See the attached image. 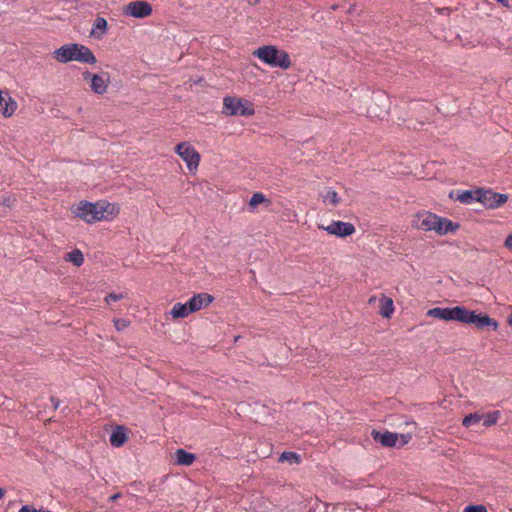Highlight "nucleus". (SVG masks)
Instances as JSON below:
<instances>
[{"label":"nucleus","mask_w":512,"mask_h":512,"mask_svg":"<svg viewBox=\"0 0 512 512\" xmlns=\"http://www.w3.org/2000/svg\"><path fill=\"white\" fill-rule=\"evenodd\" d=\"M252 55L262 61L264 64L273 67L288 69L291 67V59L285 50L279 49L274 45H263L253 51Z\"/></svg>","instance_id":"nucleus-1"},{"label":"nucleus","mask_w":512,"mask_h":512,"mask_svg":"<svg viewBox=\"0 0 512 512\" xmlns=\"http://www.w3.org/2000/svg\"><path fill=\"white\" fill-rule=\"evenodd\" d=\"M457 322L471 325L478 330L496 331L499 327L498 322L487 313H477L476 310H469L465 306H460Z\"/></svg>","instance_id":"nucleus-2"},{"label":"nucleus","mask_w":512,"mask_h":512,"mask_svg":"<svg viewBox=\"0 0 512 512\" xmlns=\"http://www.w3.org/2000/svg\"><path fill=\"white\" fill-rule=\"evenodd\" d=\"M109 207V203L105 205L100 202L92 203L84 200L73 209V213L86 223H94L105 218V212Z\"/></svg>","instance_id":"nucleus-3"},{"label":"nucleus","mask_w":512,"mask_h":512,"mask_svg":"<svg viewBox=\"0 0 512 512\" xmlns=\"http://www.w3.org/2000/svg\"><path fill=\"white\" fill-rule=\"evenodd\" d=\"M223 113L231 116H252L253 104L246 99L226 96L223 99Z\"/></svg>","instance_id":"nucleus-4"},{"label":"nucleus","mask_w":512,"mask_h":512,"mask_svg":"<svg viewBox=\"0 0 512 512\" xmlns=\"http://www.w3.org/2000/svg\"><path fill=\"white\" fill-rule=\"evenodd\" d=\"M479 202L487 209H496L508 201V194L494 192L492 189L479 188Z\"/></svg>","instance_id":"nucleus-5"},{"label":"nucleus","mask_w":512,"mask_h":512,"mask_svg":"<svg viewBox=\"0 0 512 512\" xmlns=\"http://www.w3.org/2000/svg\"><path fill=\"white\" fill-rule=\"evenodd\" d=\"M175 152L182 158L187 164L190 171L196 169L199 165L200 154L195 150L194 147L190 146L186 142H181L176 145Z\"/></svg>","instance_id":"nucleus-6"},{"label":"nucleus","mask_w":512,"mask_h":512,"mask_svg":"<svg viewBox=\"0 0 512 512\" xmlns=\"http://www.w3.org/2000/svg\"><path fill=\"white\" fill-rule=\"evenodd\" d=\"M82 77L85 81H90V88L95 94L102 95L107 91L110 83L109 73L92 74L89 71H85L82 73Z\"/></svg>","instance_id":"nucleus-7"},{"label":"nucleus","mask_w":512,"mask_h":512,"mask_svg":"<svg viewBox=\"0 0 512 512\" xmlns=\"http://www.w3.org/2000/svg\"><path fill=\"white\" fill-rule=\"evenodd\" d=\"M152 11L151 4L143 0L132 1L124 9L126 15L139 19L150 16Z\"/></svg>","instance_id":"nucleus-8"},{"label":"nucleus","mask_w":512,"mask_h":512,"mask_svg":"<svg viewBox=\"0 0 512 512\" xmlns=\"http://www.w3.org/2000/svg\"><path fill=\"white\" fill-rule=\"evenodd\" d=\"M327 233L345 238L355 233V227L350 222L333 221L330 225L322 227Z\"/></svg>","instance_id":"nucleus-9"},{"label":"nucleus","mask_w":512,"mask_h":512,"mask_svg":"<svg viewBox=\"0 0 512 512\" xmlns=\"http://www.w3.org/2000/svg\"><path fill=\"white\" fill-rule=\"evenodd\" d=\"M460 306L454 307H435L427 311V316L437 318L444 321H458Z\"/></svg>","instance_id":"nucleus-10"},{"label":"nucleus","mask_w":512,"mask_h":512,"mask_svg":"<svg viewBox=\"0 0 512 512\" xmlns=\"http://www.w3.org/2000/svg\"><path fill=\"white\" fill-rule=\"evenodd\" d=\"M371 437L376 443L381 444L383 447H396L399 439V434L390 432L388 430L379 431L373 429L371 431Z\"/></svg>","instance_id":"nucleus-11"},{"label":"nucleus","mask_w":512,"mask_h":512,"mask_svg":"<svg viewBox=\"0 0 512 512\" xmlns=\"http://www.w3.org/2000/svg\"><path fill=\"white\" fill-rule=\"evenodd\" d=\"M436 219L437 215L432 212H419L415 215L413 226L424 231H432Z\"/></svg>","instance_id":"nucleus-12"},{"label":"nucleus","mask_w":512,"mask_h":512,"mask_svg":"<svg viewBox=\"0 0 512 512\" xmlns=\"http://www.w3.org/2000/svg\"><path fill=\"white\" fill-rule=\"evenodd\" d=\"M77 43H70L61 46L53 52L54 58L60 63L75 61Z\"/></svg>","instance_id":"nucleus-13"},{"label":"nucleus","mask_w":512,"mask_h":512,"mask_svg":"<svg viewBox=\"0 0 512 512\" xmlns=\"http://www.w3.org/2000/svg\"><path fill=\"white\" fill-rule=\"evenodd\" d=\"M479 188L474 190H457L451 191L449 197L453 200L459 201L462 204H471L473 202H479Z\"/></svg>","instance_id":"nucleus-14"},{"label":"nucleus","mask_w":512,"mask_h":512,"mask_svg":"<svg viewBox=\"0 0 512 512\" xmlns=\"http://www.w3.org/2000/svg\"><path fill=\"white\" fill-rule=\"evenodd\" d=\"M214 301V297L209 293L203 292L195 294L187 302L192 313L209 306Z\"/></svg>","instance_id":"nucleus-15"},{"label":"nucleus","mask_w":512,"mask_h":512,"mask_svg":"<svg viewBox=\"0 0 512 512\" xmlns=\"http://www.w3.org/2000/svg\"><path fill=\"white\" fill-rule=\"evenodd\" d=\"M128 440L127 429L123 425H117L110 434V444L113 447L119 448L123 446Z\"/></svg>","instance_id":"nucleus-16"},{"label":"nucleus","mask_w":512,"mask_h":512,"mask_svg":"<svg viewBox=\"0 0 512 512\" xmlns=\"http://www.w3.org/2000/svg\"><path fill=\"white\" fill-rule=\"evenodd\" d=\"M75 61L91 65L97 63V59L91 49L78 43L76 48Z\"/></svg>","instance_id":"nucleus-17"},{"label":"nucleus","mask_w":512,"mask_h":512,"mask_svg":"<svg viewBox=\"0 0 512 512\" xmlns=\"http://www.w3.org/2000/svg\"><path fill=\"white\" fill-rule=\"evenodd\" d=\"M17 109V102L8 95L6 99L0 90V113L5 117H11Z\"/></svg>","instance_id":"nucleus-18"},{"label":"nucleus","mask_w":512,"mask_h":512,"mask_svg":"<svg viewBox=\"0 0 512 512\" xmlns=\"http://www.w3.org/2000/svg\"><path fill=\"white\" fill-rule=\"evenodd\" d=\"M196 460L195 454L179 448L175 452V463L183 466H190Z\"/></svg>","instance_id":"nucleus-19"},{"label":"nucleus","mask_w":512,"mask_h":512,"mask_svg":"<svg viewBox=\"0 0 512 512\" xmlns=\"http://www.w3.org/2000/svg\"><path fill=\"white\" fill-rule=\"evenodd\" d=\"M191 313L192 311L188 306V302L176 303L171 310V315L174 319L185 318Z\"/></svg>","instance_id":"nucleus-20"},{"label":"nucleus","mask_w":512,"mask_h":512,"mask_svg":"<svg viewBox=\"0 0 512 512\" xmlns=\"http://www.w3.org/2000/svg\"><path fill=\"white\" fill-rule=\"evenodd\" d=\"M381 302V305H380V314L384 317V318H390L391 315L393 314L394 312V305H393V301L391 298H388V297H385L383 296L382 299L380 300Z\"/></svg>","instance_id":"nucleus-21"},{"label":"nucleus","mask_w":512,"mask_h":512,"mask_svg":"<svg viewBox=\"0 0 512 512\" xmlns=\"http://www.w3.org/2000/svg\"><path fill=\"white\" fill-rule=\"evenodd\" d=\"M271 200L266 198V196L261 193L257 192L252 195V197L249 200V207L251 209L256 208L259 204H265L266 207L271 205Z\"/></svg>","instance_id":"nucleus-22"},{"label":"nucleus","mask_w":512,"mask_h":512,"mask_svg":"<svg viewBox=\"0 0 512 512\" xmlns=\"http://www.w3.org/2000/svg\"><path fill=\"white\" fill-rule=\"evenodd\" d=\"M96 30L100 31V33L96 36L97 38H101L107 32L108 22L105 18L97 17L94 20L92 34H96Z\"/></svg>","instance_id":"nucleus-23"},{"label":"nucleus","mask_w":512,"mask_h":512,"mask_svg":"<svg viewBox=\"0 0 512 512\" xmlns=\"http://www.w3.org/2000/svg\"><path fill=\"white\" fill-rule=\"evenodd\" d=\"M278 461L280 463L288 462L289 464H299L301 462L300 455L292 451H284L279 456Z\"/></svg>","instance_id":"nucleus-24"},{"label":"nucleus","mask_w":512,"mask_h":512,"mask_svg":"<svg viewBox=\"0 0 512 512\" xmlns=\"http://www.w3.org/2000/svg\"><path fill=\"white\" fill-rule=\"evenodd\" d=\"M65 259L67 261L73 263L77 267L81 266L84 262L83 253L79 249H75V250L67 253Z\"/></svg>","instance_id":"nucleus-25"},{"label":"nucleus","mask_w":512,"mask_h":512,"mask_svg":"<svg viewBox=\"0 0 512 512\" xmlns=\"http://www.w3.org/2000/svg\"><path fill=\"white\" fill-rule=\"evenodd\" d=\"M483 417V414H479L477 412L470 413L463 418L462 425L468 428L474 424L479 423Z\"/></svg>","instance_id":"nucleus-26"},{"label":"nucleus","mask_w":512,"mask_h":512,"mask_svg":"<svg viewBox=\"0 0 512 512\" xmlns=\"http://www.w3.org/2000/svg\"><path fill=\"white\" fill-rule=\"evenodd\" d=\"M324 202H329L333 206H337L340 203V198L335 190H328L323 196Z\"/></svg>","instance_id":"nucleus-27"},{"label":"nucleus","mask_w":512,"mask_h":512,"mask_svg":"<svg viewBox=\"0 0 512 512\" xmlns=\"http://www.w3.org/2000/svg\"><path fill=\"white\" fill-rule=\"evenodd\" d=\"M443 224H444V228H443V235H446L448 233H452V232H455L459 229L460 227V224L457 223V222H453L447 218H444V221H443Z\"/></svg>","instance_id":"nucleus-28"},{"label":"nucleus","mask_w":512,"mask_h":512,"mask_svg":"<svg viewBox=\"0 0 512 512\" xmlns=\"http://www.w3.org/2000/svg\"><path fill=\"white\" fill-rule=\"evenodd\" d=\"M500 416V411H493L484 416L483 426L489 427L497 423Z\"/></svg>","instance_id":"nucleus-29"},{"label":"nucleus","mask_w":512,"mask_h":512,"mask_svg":"<svg viewBox=\"0 0 512 512\" xmlns=\"http://www.w3.org/2000/svg\"><path fill=\"white\" fill-rule=\"evenodd\" d=\"M443 221H444V217H440L437 215V219L435 220L433 231H435L438 235H443V228H444Z\"/></svg>","instance_id":"nucleus-30"},{"label":"nucleus","mask_w":512,"mask_h":512,"mask_svg":"<svg viewBox=\"0 0 512 512\" xmlns=\"http://www.w3.org/2000/svg\"><path fill=\"white\" fill-rule=\"evenodd\" d=\"M443 221H444V217H440L437 215V219L435 220L433 231H435L438 235H443V228H444Z\"/></svg>","instance_id":"nucleus-31"},{"label":"nucleus","mask_w":512,"mask_h":512,"mask_svg":"<svg viewBox=\"0 0 512 512\" xmlns=\"http://www.w3.org/2000/svg\"><path fill=\"white\" fill-rule=\"evenodd\" d=\"M464 512H488L484 505H468L465 507Z\"/></svg>","instance_id":"nucleus-32"},{"label":"nucleus","mask_w":512,"mask_h":512,"mask_svg":"<svg viewBox=\"0 0 512 512\" xmlns=\"http://www.w3.org/2000/svg\"><path fill=\"white\" fill-rule=\"evenodd\" d=\"M130 322L125 319H115L114 320V326L117 331H123L129 326Z\"/></svg>","instance_id":"nucleus-33"},{"label":"nucleus","mask_w":512,"mask_h":512,"mask_svg":"<svg viewBox=\"0 0 512 512\" xmlns=\"http://www.w3.org/2000/svg\"><path fill=\"white\" fill-rule=\"evenodd\" d=\"M400 438V441L398 440V443H397V448H402L403 446H405L406 444L409 443V441L411 440L412 436L411 434H401L399 436Z\"/></svg>","instance_id":"nucleus-34"},{"label":"nucleus","mask_w":512,"mask_h":512,"mask_svg":"<svg viewBox=\"0 0 512 512\" xmlns=\"http://www.w3.org/2000/svg\"><path fill=\"white\" fill-rule=\"evenodd\" d=\"M18 512H51L45 509H36L33 505H23Z\"/></svg>","instance_id":"nucleus-35"},{"label":"nucleus","mask_w":512,"mask_h":512,"mask_svg":"<svg viewBox=\"0 0 512 512\" xmlns=\"http://www.w3.org/2000/svg\"><path fill=\"white\" fill-rule=\"evenodd\" d=\"M123 298V295L122 294H116V293H109L106 297H105V301L110 304L112 302H117L119 300H121Z\"/></svg>","instance_id":"nucleus-36"},{"label":"nucleus","mask_w":512,"mask_h":512,"mask_svg":"<svg viewBox=\"0 0 512 512\" xmlns=\"http://www.w3.org/2000/svg\"><path fill=\"white\" fill-rule=\"evenodd\" d=\"M50 401L52 403L53 409L57 410L60 406V400L55 396H51Z\"/></svg>","instance_id":"nucleus-37"},{"label":"nucleus","mask_w":512,"mask_h":512,"mask_svg":"<svg viewBox=\"0 0 512 512\" xmlns=\"http://www.w3.org/2000/svg\"><path fill=\"white\" fill-rule=\"evenodd\" d=\"M505 247L512 251V233L506 238Z\"/></svg>","instance_id":"nucleus-38"},{"label":"nucleus","mask_w":512,"mask_h":512,"mask_svg":"<svg viewBox=\"0 0 512 512\" xmlns=\"http://www.w3.org/2000/svg\"><path fill=\"white\" fill-rule=\"evenodd\" d=\"M121 496H122V494L120 492H118V493H115L112 496H110L108 500H109V502H115L119 498H121Z\"/></svg>","instance_id":"nucleus-39"},{"label":"nucleus","mask_w":512,"mask_h":512,"mask_svg":"<svg viewBox=\"0 0 512 512\" xmlns=\"http://www.w3.org/2000/svg\"><path fill=\"white\" fill-rule=\"evenodd\" d=\"M496 2H498L499 4H501L503 7H510V4H509V0H495Z\"/></svg>","instance_id":"nucleus-40"},{"label":"nucleus","mask_w":512,"mask_h":512,"mask_svg":"<svg viewBox=\"0 0 512 512\" xmlns=\"http://www.w3.org/2000/svg\"><path fill=\"white\" fill-rule=\"evenodd\" d=\"M507 323L512 327V313L508 316Z\"/></svg>","instance_id":"nucleus-41"},{"label":"nucleus","mask_w":512,"mask_h":512,"mask_svg":"<svg viewBox=\"0 0 512 512\" xmlns=\"http://www.w3.org/2000/svg\"><path fill=\"white\" fill-rule=\"evenodd\" d=\"M4 494H5L4 489L0 488V499L3 498Z\"/></svg>","instance_id":"nucleus-42"},{"label":"nucleus","mask_w":512,"mask_h":512,"mask_svg":"<svg viewBox=\"0 0 512 512\" xmlns=\"http://www.w3.org/2000/svg\"><path fill=\"white\" fill-rule=\"evenodd\" d=\"M239 338H240V336H236V337H235V342H236V341H239Z\"/></svg>","instance_id":"nucleus-43"}]
</instances>
